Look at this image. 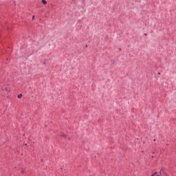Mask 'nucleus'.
Returning a JSON list of instances; mask_svg holds the SVG:
<instances>
[{
  "instance_id": "obj_4",
  "label": "nucleus",
  "mask_w": 176,
  "mask_h": 176,
  "mask_svg": "<svg viewBox=\"0 0 176 176\" xmlns=\"http://www.w3.org/2000/svg\"><path fill=\"white\" fill-rule=\"evenodd\" d=\"M34 19H35V16H32V20H34Z\"/></svg>"
},
{
  "instance_id": "obj_3",
  "label": "nucleus",
  "mask_w": 176,
  "mask_h": 176,
  "mask_svg": "<svg viewBox=\"0 0 176 176\" xmlns=\"http://www.w3.org/2000/svg\"><path fill=\"white\" fill-rule=\"evenodd\" d=\"M23 97V94H19L18 95V98H21Z\"/></svg>"
},
{
  "instance_id": "obj_1",
  "label": "nucleus",
  "mask_w": 176,
  "mask_h": 176,
  "mask_svg": "<svg viewBox=\"0 0 176 176\" xmlns=\"http://www.w3.org/2000/svg\"><path fill=\"white\" fill-rule=\"evenodd\" d=\"M152 176H160V173H155Z\"/></svg>"
},
{
  "instance_id": "obj_2",
  "label": "nucleus",
  "mask_w": 176,
  "mask_h": 176,
  "mask_svg": "<svg viewBox=\"0 0 176 176\" xmlns=\"http://www.w3.org/2000/svg\"><path fill=\"white\" fill-rule=\"evenodd\" d=\"M42 3L46 5V3H47V1H46L45 0H42Z\"/></svg>"
}]
</instances>
